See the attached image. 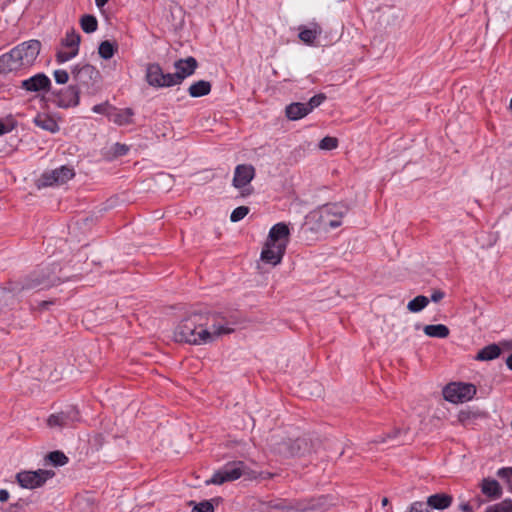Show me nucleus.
<instances>
[{
  "mask_svg": "<svg viewBox=\"0 0 512 512\" xmlns=\"http://www.w3.org/2000/svg\"><path fill=\"white\" fill-rule=\"evenodd\" d=\"M208 316L203 313H193L181 320L174 331L176 341L193 345L212 342L216 337L230 334L233 329L223 325H213L212 331L205 326Z\"/></svg>",
  "mask_w": 512,
  "mask_h": 512,
  "instance_id": "1",
  "label": "nucleus"
},
{
  "mask_svg": "<svg viewBox=\"0 0 512 512\" xmlns=\"http://www.w3.org/2000/svg\"><path fill=\"white\" fill-rule=\"evenodd\" d=\"M60 281L59 277L52 275L48 269L43 268L32 272L22 280L10 282L6 289L10 293L19 296L22 293L50 288L60 283Z\"/></svg>",
  "mask_w": 512,
  "mask_h": 512,
  "instance_id": "2",
  "label": "nucleus"
},
{
  "mask_svg": "<svg viewBox=\"0 0 512 512\" xmlns=\"http://www.w3.org/2000/svg\"><path fill=\"white\" fill-rule=\"evenodd\" d=\"M41 50V42L39 40H29L22 42L14 47L10 52L5 53L6 63L10 72L32 66L37 59Z\"/></svg>",
  "mask_w": 512,
  "mask_h": 512,
  "instance_id": "3",
  "label": "nucleus"
},
{
  "mask_svg": "<svg viewBox=\"0 0 512 512\" xmlns=\"http://www.w3.org/2000/svg\"><path fill=\"white\" fill-rule=\"evenodd\" d=\"M72 78L80 90L88 96H95L102 90V76L99 70L90 64H77L73 67Z\"/></svg>",
  "mask_w": 512,
  "mask_h": 512,
  "instance_id": "4",
  "label": "nucleus"
},
{
  "mask_svg": "<svg viewBox=\"0 0 512 512\" xmlns=\"http://www.w3.org/2000/svg\"><path fill=\"white\" fill-rule=\"evenodd\" d=\"M348 213V207L341 203L324 205L319 209V225L323 229L337 228L342 224V218Z\"/></svg>",
  "mask_w": 512,
  "mask_h": 512,
  "instance_id": "5",
  "label": "nucleus"
},
{
  "mask_svg": "<svg viewBox=\"0 0 512 512\" xmlns=\"http://www.w3.org/2000/svg\"><path fill=\"white\" fill-rule=\"evenodd\" d=\"M476 394V387L471 383L453 382L443 389V396L451 403H463L471 400Z\"/></svg>",
  "mask_w": 512,
  "mask_h": 512,
  "instance_id": "6",
  "label": "nucleus"
},
{
  "mask_svg": "<svg viewBox=\"0 0 512 512\" xmlns=\"http://www.w3.org/2000/svg\"><path fill=\"white\" fill-rule=\"evenodd\" d=\"M80 39V34L74 29L67 31L61 40V49L56 53V61L65 63L74 58L79 51Z\"/></svg>",
  "mask_w": 512,
  "mask_h": 512,
  "instance_id": "7",
  "label": "nucleus"
},
{
  "mask_svg": "<svg viewBox=\"0 0 512 512\" xmlns=\"http://www.w3.org/2000/svg\"><path fill=\"white\" fill-rule=\"evenodd\" d=\"M55 473L51 470L38 469L36 471H21L16 474L17 483L25 489L41 487L52 478Z\"/></svg>",
  "mask_w": 512,
  "mask_h": 512,
  "instance_id": "8",
  "label": "nucleus"
},
{
  "mask_svg": "<svg viewBox=\"0 0 512 512\" xmlns=\"http://www.w3.org/2000/svg\"><path fill=\"white\" fill-rule=\"evenodd\" d=\"M244 469L245 464L242 461L227 463L216 471L206 483L220 485L225 482L237 480L244 474Z\"/></svg>",
  "mask_w": 512,
  "mask_h": 512,
  "instance_id": "9",
  "label": "nucleus"
},
{
  "mask_svg": "<svg viewBox=\"0 0 512 512\" xmlns=\"http://www.w3.org/2000/svg\"><path fill=\"white\" fill-rule=\"evenodd\" d=\"M145 79L150 86L155 88L175 86L172 73H164L158 63H149L147 65Z\"/></svg>",
  "mask_w": 512,
  "mask_h": 512,
  "instance_id": "10",
  "label": "nucleus"
},
{
  "mask_svg": "<svg viewBox=\"0 0 512 512\" xmlns=\"http://www.w3.org/2000/svg\"><path fill=\"white\" fill-rule=\"evenodd\" d=\"M74 170L68 166H61L51 171L44 172L38 180V187L62 185L74 177Z\"/></svg>",
  "mask_w": 512,
  "mask_h": 512,
  "instance_id": "11",
  "label": "nucleus"
},
{
  "mask_svg": "<svg viewBox=\"0 0 512 512\" xmlns=\"http://www.w3.org/2000/svg\"><path fill=\"white\" fill-rule=\"evenodd\" d=\"M52 95L54 97V104L59 108L68 109L76 107L80 103V91L75 85H69L66 88L53 91Z\"/></svg>",
  "mask_w": 512,
  "mask_h": 512,
  "instance_id": "12",
  "label": "nucleus"
},
{
  "mask_svg": "<svg viewBox=\"0 0 512 512\" xmlns=\"http://www.w3.org/2000/svg\"><path fill=\"white\" fill-rule=\"evenodd\" d=\"M79 420V412L74 406L67 407L58 413L51 414L47 419L50 428L69 427Z\"/></svg>",
  "mask_w": 512,
  "mask_h": 512,
  "instance_id": "13",
  "label": "nucleus"
},
{
  "mask_svg": "<svg viewBox=\"0 0 512 512\" xmlns=\"http://www.w3.org/2000/svg\"><path fill=\"white\" fill-rule=\"evenodd\" d=\"M20 88L27 92H48L51 88V80L44 73H37L34 76L21 82Z\"/></svg>",
  "mask_w": 512,
  "mask_h": 512,
  "instance_id": "14",
  "label": "nucleus"
},
{
  "mask_svg": "<svg viewBox=\"0 0 512 512\" xmlns=\"http://www.w3.org/2000/svg\"><path fill=\"white\" fill-rule=\"evenodd\" d=\"M260 510L262 512H301L305 508L298 507L293 502L285 499H272L261 502Z\"/></svg>",
  "mask_w": 512,
  "mask_h": 512,
  "instance_id": "15",
  "label": "nucleus"
},
{
  "mask_svg": "<svg viewBox=\"0 0 512 512\" xmlns=\"http://www.w3.org/2000/svg\"><path fill=\"white\" fill-rule=\"evenodd\" d=\"M286 252L284 245H278L277 243H270L266 240L265 245L261 251V260L267 264L273 266L278 265Z\"/></svg>",
  "mask_w": 512,
  "mask_h": 512,
  "instance_id": "16",
  "label": "nucleus"
},
{
  "mask_svg": "<svg viewBox=\"0 0 512 512\" xmlns=\"http://www.w3.org/2000/svg\"><path fill=\"white\" fill-rule=\"evenodd\" d=\"M197 65V61L194 57H187L186 59L176 61L174 64L176 72L172 73L175 85L181 84L186 77L192 75Z\"/></svg>",
  "mask_w": 512,
  "mask_h": 512,
  "instance_id": "17",
  "label": "nucleus"
},
{
  "mask_svg": "<svg viewBox=\"0 0 512 512\" xmlns=\"http://www.w3.org/2000/svg\"><path fill=\"white\" fill-rule=\"evenodd\" d=\"M255 176V168L252 165L240 164L237 165L233 177V186L241 189L247 186Z\"/></svg>",
  "mask_w": 512,
  "mask_h": 512,
  "instance_id": "18",
  "label": "nucleus"
},
{
  "mask_svg": "<svg viewBox=\"0 0 512 512\" xmlns=\"http://www.w3.org/2000/svg\"><path fill=\"white\" fill-rule=\"evenodd\" d=\"M290 230L287 224L280 222L273 225L269 231L267 240L270 243H277L278 245H284L287 248L289 242Z\"/></svg>",
  "mask_w": 512,
  "mask_h": 512,
  "instance_id": "19",
  "label": "nucleus"
},
{
  "mask_svg": "<svg viewBox=\"0 0 512 512\" xmlns=\"http://www.w3.org/2000/svg\"><path fill=\"white\" fill-rule=\"evenodd\" d=\"M298 31L299 39L307 45H313L315 40L322 34V28L316 22H310L308 25H301L298 27Z\"/></svg>",
  "mask_w": 512,
  "mask_h": 512,
  "instance_id": "20",
  "label": "nucleus"
},
{
  "mask_svg": "<svg viewBox=\"0 0 512 512\" xmlns=\"http://www.w3.org/2000/svg\"><path fill=\"white\" fill-rule=\"evenodd\" d=\"M133 114L134 113L131 108L117 109L115 107H112L110 109V112L107 113V117L109 121L122 126L131 123V118Z\"/></svg>",
  "mask_w": 512,
  "mask_h": 512,
  "instance_id": "21",
  "label": "nucleus"
},
{
  "mask_svg": "<svg viewBox=\"0 0 512 512\" xmlns=\"http://www.w3.org/2000/svg\"><path fill=\"white\" fill-rule=\"evenodd\" d=\"M481 492L490 499H498L502 495V488L498 481L484 478L480 484Z\"/></svg>",
  "mask_w": 512,
  "mask_h": 512,
  "instance_id": "22",
  "label": "nucleus"
},
{
  "mask_svg": "<svg viewBox=\"0 0 512 512\" xmlns=\"http://www.w3.org/2000/svg\"><path fill=\"white\" fill-rule=\"evenodd\" d=\"M33 122L37 127L50 133H56L60 129L57 121L52 116L45 113L37 114Z\"/></svg>",
  "mask_w": 512,
  "mask_h": 512,
  "instance_id": "23",
  "label": "nucleus"
},
{
  "mask_svg": "<svg viewBox=\"0 0 512 512\" xmlns=\"http://www.w3.org/2000/svg\"><path fill=\"white\" fill-rule=\"evenodd\" d=\"M452 503V496L444 493H437L434 495H431L427 499V503L425 504L428 508H434L437 510H443L448 508Z\"/></svg>",
  "mask_w": 512,
  "mask_h": 512,
  "instance_id": "24",
  "label": "nucleus"
},
{
  "mask_svg": "<svg viewBox=\"0 0 512 512\" xmlns=\"http://www.w3.org/2000/svg\"><path fill=\"white\" fill-rule=\"evenodd\" d=\"M286 117L289 120H299L309 114L305 103L295 102L289 104L285 109Z\"/></svg>",
  "mask_w": 512,
  "mask_h": 512,
  "instance_id": "25",
  "label": "nucleus"
},
{
  "mask_svg": "<svg viewBox=\"0 0 512 512\" xmlns=\"http://www.w3.org/2000/svg\"><path fill=\"white\" fill-rule=\"evenodd\" d=\"M500 354L501 348L499 347V345L496 343H492L479 350V352L475 356V359L478 361H491L498 358Z\"/></svg>",
  "mask_w": 512,
  "mask_h": 512,
  "instance_id": "26",
  "label": "nucleus"
},
{
  "mask_svg": "<svg viewBox=\"0 0 512 512\" xmlns=\"http://www.w3.org/2000/svg\"><path fill=\"white\" fill-rule=\"evenodd\" d=\"M425 335L432 338H447L450 334L449 328L444 324L426 325L423 328Z\"/></svg>",
  "mask_w": 512,
  "mask_h": 512,
  "instance_id": "27",
  "label": "nucleus"
},
{
  "mask_svg": "<svg viewBox=\"0 0 512 512\" xmlns=\"http://www.w3.org/2000/svg\"><path fill=\"white\" fill-rule=\"evenodd\" d=\"M211 91V83L205 80H199L193 83L189 89V95L193 98L202 97L208 95Z\"/></svg>",
  "mask_w": 512,
  "mask_h": 512,
  "instance_id": "28",
  "label": "nucleus"
},
{
  "mask_svg": "<svg viewBox=\"0 0 512 512\" xmlns=\"http://www.w3.org/2000/svg\"><path fill=\"white\" fill-rule=\"evenodd\" d=\"M429 303V298L424 295L416 296L414 299L409 301L407 309L410 312L417 313L423 310Z\"/></svg>",
  "mask_w": 512,
  "mask_h": 512,
  "instance_id": "29",
  "label": "nucleus"
},
{
  "mask_svg": "<svg viewBox=\"0 0 512 512\" xmlns=\"http://www.w3.org/2000/svg\"><path fill=\"white\" fill-rule=\"evenodd\" d=\"M80 25L85 33H93L97 30L98 22L95 16L87 14L81 17Z\"/></svg>",
  "mask_w": 512,
  "mask_h": 512,
  "instance_id": "30",
  "label": "nucleus"
},
{
  "mask_svg": "<svg viewBox=\"0 0 512 512\" xmlns=\"http://www.w3.org/2000/svg\"><path fill=\"white\" fill-rule=\"evenodd\" d=\"M116 51V47L113 43H111L108 40H105L100 43L98 48V53L101 58L108 60L114 56V53Z\"/></svg>",
  "mask_w": 512,
  "mask_h": 512,
  "instance_id": "31",
  "label": "nucleus"
},
{
  "mask_svg": "<svg viewBox=\"0 0 512 512\" xmlns=\"http://www.w3.org/2000/svg\"><path fill=\"white\" fill-rule=\"evenodd\" d=\"M54 466H63L68 462V457L61 451H52L46 457Z\"/></svg>",
  "mask_w": 512,
  "mask_h": 512,
  "instance_id": "32",
  "label": "nucleus"
},
{
  "mask_svg": "<svg viewBox=\"0 0 512 512\" xmlns=\"http://www.w3.org/2000/svg\"><path fill=\"white\" fill-rule=\"evenodd\" d=\"M485 512H512V500H504L500 503L488 506Z\"/></svg>",
  "mask_w": 512,
  "mask_h": 512,
  "instance_id": "33",
  "label": "nucleus"
},
{
  "mask_svg": "<svg viewBox=\"0 0 512 512\" xmlns=\"http://www.w3.org/2000/svg\"><path fill=\"white\" fill-rule=\"evenodd\" d=\"M326 100V95L319 93L314 95L310 100L305 103L308 112H312L315 108L319 107Z\"/></svg>",
  "mask_w": 512,
  "mask_h": 512,
  "instance_id": "34",
  "label": "nucleus"
},
{
  "mask_svg": "<svg viewBox=\"0 0 512 512\" xmlns=\"http://www.w3.org/2000/svg\"><path fill=\"white\" fill-rule=\"evenodd\" d=\"M338 146V139L331 136L324 137L320 143L319 148L323 150H333Z\"/></svg>",
  "mask_w": 512,
  "mask_h": 512,
  "instance_id": "35",
  "label": "nucleus"
},
{
  "mask_svg": "<svg viewBox=\"0 0 512 512\" xmlns=\"http://www.w3.org/2000/svg\"><path fill=\"white\" fill-rule=\"evenodd\" d=\"M248 213H249L248 207L239 206L232 211V213L230 215V220L232 222H238V221L242 220Z\"/></svg>",
  "mask_w": 512,
  "mask_h": 512,
  "instance_id": "36",
  "label": "nucleus"
},
{
  "mask_svg": "<svg viewBox=\"0 0 512 512\" xmlns=\"http://www.w3.org/2000/svg\"><path fill=\"white\" fill-rule=\"evenodd\" d=\"M497 476L507 482V484L509 485L511 491H512V468L510 467H503V468H500L498 471H497Z\"/></svg>",
  "mask_w": 512,
  "mask_h": 512,
  "instance_id": "37",
  "label": "nucleus"
},
{
  "mask_svg": "<svg viewBox=\"0 0 512 512\" xmlns=\"http://www.w3.org/2000/svg\"><path fill=\"white\" fill-rule=\"evenodd\" d=\"M53 76L57 84H66L69 80L68 72L63 69L55 70Z\"/></svg>",
  "mask_w": 512,
  "mask_h": 512,
  "instance_id": "38",
  "label": "nucleus"
},
{
  "mask_svg": "<svg viewBox=\"0 0 512 512\" xmlns=\"http://www.w3.org/2000/svg\"><path fill=\"white\" fill-rule=\"evenodd\" d=\"M191 512H214V507L209 501L196 504Z\"/></svg>",
  "mask_w": 512,
  "mask_h": 512,
  "instance_id": "39",
  "label": "nucleus"
},
{
  "mask_svg": "<svg viewBox=\"0 0 512 512\" xmlns=\"http://www.w3.org/2000/svg\"><path fill=\"white\" fill-rule=\"evenodd\" d=\"M112 108V106H110V104L106 101L104 103H101V104H97V105H94L92 107V111L94 113H97V114H105L107 116V113L110 112V109Z\"/></svg>",
  "mask_w": 512,
  "mask_h": 512,
  "instance_id": "40",
  "label": "nucleus"
},
{
  "mask_svg": "<svg viewBox=\"0 0 512 512\" xmlns=\"http://www.w3.org/2000/svg\"><path fill=\"white\" fill-rule=\"evenodd\" d=\"M6 61H7L6 56H4V54L1 55L0 56V74L10 73V68H8Z\"/></svg>",
  "mask_w": 512,
  "mask_h": 512,
  "instance_id": "41",
  "label": "nucleus"
},
{
  "mask_svg": "<svg viewBox=\"0 0 512 512\" xmlns=\"http://www.w3.org/2000/svg\"><path fill=\"white\" fill-rule=\"evenodd\" d=\"M129 148L125 144L116 143L115 144V154L122 156L128 152Z\"/></svg>",
  "mask_w": 512,
  "mask_h": 512,
  "instance_id": "42",
  "label": "nucleus"
},
{
  "mask_svg": "<svg viewBox=\"0 0 512 512\" xmlns=\"http://www.w3.org/2000/svg\"><path fill=\"white\" fill-rule=\"evenodd\" d=\"M445 297V293L442 290H434L431 294V300L433 302H439Z\"/></svg>",
  "mask_w": 512,
  "mask_h": 512,
  "instance_id": "43",
  "label": "nucleus"
},
{
  "mask_svg": "<svg viewBox=\"0 0 512 512\" xmlns=\"http://www.w3.org/2000/svg\"><path fill=\"white\" fill-rule=\"evenodd\" d=\"M400 433L399 429H396L393 434H387L386 437L375 440L376 443H385L387 439L395 438Z\"/></svg>",
  "mask_w": 512,
  "mask_h": 512,
  "instance_id": "44",
  "label": "nucleus"
},
{
  "mask_svg": "<svg viewBox=\"0 0 512 512\" xmlns=\"http://www.w3.org/2000/svg\"><path fill=\"white\" fill-rule=\"evenodd\" d=\"M9 499V492L6 489H0V502H6Z\"/></svg>",
  "mask_w": 512,
  "mask_h": 512,
  "instance_id": "45",
  "label": "nucleus"
},
{
  "mask_svg": "<svg viewBox=\"0 0 512 512\" xmlns=\"http://www.w3.org/2000/svg\"><path fill=\"white\" fill-rule=\"evenodd\" d=\"M459 508L463 512H473L472 511V507H471V505L468 502H464V503L460 504Z\"/></svg>",
  "mask_w": 512,
  "mask_h": 512,
  "instance_id": "46",
  "label": "nucleus"
},
{
  "mask_svg": "<svg viewBox=\"0 0 512 512\" xmlns=\"http://www.w3.org/2000/svg\"><path fill=\"white\" fill-rule=\"evenodd\" d=\"M10 129L0 120V135L9 132Z\"/></svg>",
  "mask_w": 512,
  "mask_h": 512,
  "instance_id": "47",
  "label": "nucleus"
},
{
  "mask_svg": "<svg viewBox=\"0 0 512 512\" xmlns=\"http://www.w3.org/2000/svg\"><path fill=\"white\" fill-rule=\"evenodd\" d=\"M107 2H108V0H95L96 6L98 8L104 7Z\"/></svg>",
  "mask_w": 512,
  "mask_h": 512,
  "instance_id": "48",
  "label": "nucleus"
},
{
  "mask_svg": "<svg viewBox=\"0 0 512 512\" xmlns=\"http://www.w3.org/2000/svg\"><path fill=\"white\" fill-rule=\"evenodd\" d=\"M506 365L512 371V353L506 358Z\"/></svg>",
  "mask_w": 512,
  "mask_h": 512,
  "instance_id": "49",
  "label": "nucleus"
},
{
  "mask_svg": "<svg viewBox=\"0 0 512 512\" xmlns=\"http://www.w3.org/2000/svg\"><path fill=\"white\" fill-rule=\"evenodd\" d=\"M388 502H389V501H388V498L384 497V498L382 499V505H383V506H386V505L388 504Z\"/></svg>",
  "mask_w": 512,
  "mask_h": 512,
  "instance_id": "50",
  "label": "nucleus"
}]
</instances>
